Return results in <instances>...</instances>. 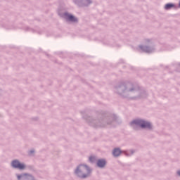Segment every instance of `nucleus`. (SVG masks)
Here are the masks:
<instances>
[{
    "label": "nucleus",
    "mask_w": 180,
    "mask_h": 180,
    "mask_svg": "<svg viewBox=\"0 0 180 180\" xmlns=\"http://www.w3.org/2000/svg\"><path fill=\"white\" fill-rule=\"evenodd\" d=\"M139 86L133 82H120L115 86V92L122 98L127 99H144L148 96L146 90H139Z\"/></svg>",
    "instance_id": "1"
},
{
    "label": "nucleus",
    "mask_w": 180,
    "mask_h": 180,
    "mask_svg": "<svg viewBox=\"0 0 180 180\" xmlns=\"http://www.w3.org/2000/svg\"><path fill=\"white\" fill-rule=\"evenodd\" d=\"M85 120L87 123L93 127H106L108 124H112V122L117 120V117H116V115H112L109 118H103L101 120H94L92 117H86Z\"/></svg>",
    "instance_id": "2"
},
{
    "label": "nucleus",
    "mask_w": 180,
    "mask_h": 180,
    "mask_svg": "<svg viewBox=\"0 0 180 180\" xmlns=\"http://www.w3.org/2000/svg\"><path fill=\"white\" fill-rule=\"evenodd\" d=\"M92 174V169L86 165H79L75 169V174L80 179H86Z\"/></svg>",
    "instance_id": "3"
},
{
    "label": "nucleus",
    "mask_w": 180,
    "mask_h": 180,
    "mask_svg": "<svg viewBox=\"0 0 180 180\" xmlns=\"http://www.w3.org/2000/svg\"><path fill=\"white\" fill-rule=\"evenodd\" d=\"M129 124L134 130H139V127H141V129H147V130H153L151 122L140 118L132 120Z\"/></svg>",
    "instance_id": "4"
},
{
    "label": "nucleus",
    "mask_w": 180,
    "mask_h": 180,
    "mask_svg": "<svg viewBox=\"0 0 180 180\" xmlns=\"http://www.w3.org/2000/svg\"><path fill=\"white\" fill-rule=\"evenodd\" d=\"M11 166L12 168H14V169H19V171H25V169L27 168L26 165L25 163L20 162L19 160H12Z\"/></svg>",
    "instance_id": "5"
},
{
    "label": "nucleus",
    "mask_w": 180,
    "mask_h": 180,
    "mask_svg": "<svg viewBox=\"0 0 180 180\" xmlns=\"http://www.w3.org/2000/svg\"><path fill=\"white\" fill-rule=\"evenodd\" d=\"M63 18L67 22H70L71 23H78V18L74 16L72 14L68 13V12H65L63 13Z\"/></svg>",
    "instance_id": "6"
},
{
    "label": "nucleus",
    "mask_w": 180,
    "mask_h": 180,
    "mask_svg": "<svg viewBox=\"0 0 180 180\" xmlns=\"http://www.w3.org/2000/svg\"><path fill=\"white\" fill-rule=\"evenodd\" d=\"M18 180H36L34 176L28 173H22L21 174H16Z\"/></svg>",
    "instance_id": "7"
},
{
    "label": "nucleus",
    "mask_w": 180,
    "mask_h": 180,
    "mask_svg": "<svg viewBox=\"0 0 180 180\" xmlns=\"http://www.w3.org/2000/svg\"><path fill=\"white\" fill-rule=\"evenodd\" d=\"M75 4L78 6H89L92 4L91 0H75Z\"/></svg>",
    "instance_id": "8"
},
{
    "label": "nucleus",
    "mask_w": 180,
    "mask_h": 180,
    "mask_svg": "<svg viewBox=\"0 0 180 180\" xmlns=\"http://www.w3.org/2000/svg\"><path fill=\"white\" fill-rule=\"evenodd\" d=\"M139 49L142 50L144 53H154L155 49L154 47H150L148 46H139Z\"/></svg>",
    "instance_id": "9"
},
{
    "label": "nucleus",
    "mask_w": 180,
    "mask_h": 180,
    "mask_svg": "<svg viewBox=\"0 0 180 180\" xmlns=\"http://www.w3.org/2000/svg\"><path fill=\"white\" fill-rule=\"evenodd\" d=\"M105 166H106V160L100 159L97 160V167H98V168H105Z\"/></svg>",
    "instance_id": "10"
},
{
    "label": "nucleus",
    "mask_w": 180,
    "mask_h": 180,
    "mask_svg": "<svg viewBox=\"0 0 180 180\" xmlns=\"http://www.w3.org/2000/svg\"><path fill=\"white\" fill-rule=\"evenodd\" d=\"M122 154V150L119 148H115L112 150V155L114 157H119Z\"/></svg>",
    "instance_id": "11"
},
{
    "label": "nucleus",
    "mask_w": 180,
    "mask_h": 180,
    "mask_svg": "<svg viewBox=\"0 0 180 180\" xmlns=\"http://www.w3.org/2000/svg\"><path fill=\"white\" fill-rule=\"evenodd\" d=\"M172 8H175V4L172 3H168L165 6V9L166 11H169V9H172Z\"/></svg>",
    "instance_id": "12"
},
{
    "label": "nucleus",
    "mask_w": 180,
    "mask_h": 180,
    "mask_svg": "<svg viewBox=\"0 0 180 180\" xmlns=\"http://www.w3.org/2000/svg\"><path fill=\"white\" fill-rule=\"evenodd\" d=\"M89 161L91 162L92 164L96 162V157L95 156H90L89 158Z\"/></svg>",
    "instance_id": "13"
},
{
    "label": "nucleus",
    "mask_w": 180,
    "mask_h": 180,
    "mask_svg": "<svg viewBox=\"0 0 180 180\" xmlns=\"http://www.w3.org/2000/svg\"><path fill=\"white\" fill-rule=\"evenodd\" d=\"M130 153H124V154H125V155H127V157H129V155H133V154H134V150H130Z\"/></svg>",
    "instance_id": "14"
},
{
    "label": "nucleus",
    "mask_w": 180,
    "mask_h": 180,
    "mask_svg": "<svg viewBox=\"0 0 180 180\" xmlns=\"http://www.w3.org/2000/svg\"><path fill=\"white\" fill-rule=\"evenodd\" d=\"M32 154H34V150H31L28 152V155H32Z\"/></svg>",
    "instance_id": "15"
},
{
    "label": "nucleus",
    "mask_w": 180,
    "mask_h": 180,
    "mask_svg": "<svg viewBox=\"0 0 180 180\" xmlns=\"http://www.w3.org/2000/svg\"><path fill=\"white\" fill-rule=\"evenodd\" d=\"M177 175H179V176H180V170L177 171Z\"/></svg>",
    "instance_id": "16"
},
{
    "label": "nucleus",
    "mask_w": 180,
    "mask_h": 180,
    "mask_svg": "<svg viewBox=\"0 0 180 180\" xmlns=\"http://www.w3.org/2000/svg\"><path fill=\"white\" fill-rule=\"evenodd\" d=\"M146 41H148V43H149V41H150V39H147V40H146Z\"/></svg>",
    "instance_id": "17"
}]
</instances>
